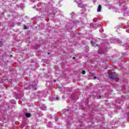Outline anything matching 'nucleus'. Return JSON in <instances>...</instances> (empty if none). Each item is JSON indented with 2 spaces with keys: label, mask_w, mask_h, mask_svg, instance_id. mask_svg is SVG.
Listing matches in <instances>:
<instances>
[{
  "label": "nucleus",
  "mask_w": 129,
  "mask_h": 129,
  "mask_svg": "<svg viewBox=\"0 0 129 129\" xmlns=\"http://www.w3.org/2000/svg\"><path fill=\"white\" fill-rule=\"evenodd\" d=\"M109 78L114 80L116 78H117V76L111 73V74L109 75Z\"/></svg>",
  "instance_id": "obj_1"
},
{
  "label": "nucleus",
  "mask_w": 129,
  "mask_h": 129,
  "mask_svg": "<svg viewBox=\"0 0 129 129\" xmlns=\"http://www.w3.org/2000/svg\"><path fill=\"white\" fill-rule=\"evenodd\" d=\"M101 11V5H99L97 9V12H99Z\"/></svg>",
  "instance_id": "obj_2"
},
{
  "label": "nucleus",
  "mask_w": 129,
  "mask_h": 129,
  "mask_svg": "<svg viewBox=\"0 0 129 129\" xmlns=\"http://www.w3.org/2000/svg\"><path fill=\"white\" fill-rule=\"evenodd\" d=\"M25 115L27 117H31V113H26Z\"/></svg>",
  "instance_id": "obj_3"
},
{
  "label": "nucleus",
  "mask_w": 129,
  "mask_h": 129,
  "mask_svg": "<svg viewBox=\"0 0 129 129\" xmlns=\"http://www.w3.org/2000/svg\"><path fill=\"white\" fill-rule=\"evenodd\" d=\"M78 6L79 7V8H83V4L81 3H78Z\"/></svg>",
  "instance_id": "obj_4"
},
{
  "label": "nucleus",
  "mask_w": 129,
  "mask_h": 129,
  "mask_svg": "<svg viewBox=\"0 0 129 129\" xmlns=\"http://www.w3.org/2000/svg\"><path fill=\"white\" fill-rule=\"evenodd\" d=\"M3 45H4V41H0V47L3 46Z\"/></svg>",
  "instance_id": "obj_5"
},
{
  "label": "nucleus",
  "mask_w": 129,
  "mask_h": 129,
  "mask_svg": "<svg viewBox=\"0 0 129 129\" xmlns=\"http://www.w3.org/2000/svg\"><path fill=\"white\" fill-rule=\"evenodd\" d=\"M92 46H94V47H95L96 46H98V45L96 44L95 43L92 42Z\"/></svg>",
  "instance_id": "obj_6"
},
{
  "label": "nucleus",
  "mask_w": 129,
  "mask_h": 129,
  "mask_svg": "<svg viewBox=\"0 0 129 129\" xmlns=\"http://www.w3.org/2000/svg\"><path fill=\"white\" fill-rule=\"evenodd\" d=\"M46 106H44L43 107H41V109L42 110H46Z\"/></svg>",
  "instance_id": "obj_7"
},
{
  "label": "nucleus",
  "mask_w": 129,
  "mask_h": 129,
  "mask_svg": "<svg viewBox=\"0 0 129 129\" xmlns=\"http://www.w3.org/2000/svg\"><path fill=\"white\" fill-rule=\"evenodd\" d=\"M24 30H27L28 27H27V26L24 25Z\"/></svg>",
  "instance_id": "obj_8"
},
{
  "label": "nucleus",
  "mask_w": 129,
  "mask_h": 129,
  "mask_svg": "<svg viewBox=\"0 0 129 129\" xmlns=\"http://www.w3.org/2000/svg\"><path fill=\"white\" fill-rule=\"evenodd\" d=\"M85 73H86L85 71H82V74L84 75V74H85Z\"/></svg>",
  "instance_id": "obj_9"
},
{
  "label": "nucleus",
  "mask_w": 129,
  "mask_h": 129,
  "mask_svg": "<svg viewBox=\"0 0 129 129\" xmlns=\"http://www.w3.org/2000/svg\"><path fill=\"white\" fill-rule=\"evenodd\" d=\"M56 100H59V97H57L56 98Z\"/></svg>",
  "instance_id": "obj_10"
},
{
  "label": "nucleus",
  "mask_w": 129,
  "mask_h": 129,
  "mask_svg": "<svg viewBox=\"0 0 129 129\" xmlns=\"http://www.w3.org/2000/svg\"><path fill=\"white\" fill-rule=\"evenodd\" d=\"M73 59L74 60H75L76 57H73Z\"/></svg>",
  "instance_id": "obj_11"
},
{
  "label": "nucleus",
  "mask_w": 129,
  "mask_h": 129,
  "mask_svg": "<svg viewBox=\"0 0 129 129\" xmlns=\"http://www.w3.org/2000/svg\"><path fill=\"white\" fill-rule=\"evenodd\" d=\"M94 79H96V77H94Z\"/></svg>",
  "instance_id": "obj_12"
},
{
  "label": "nucleus",
  "mask_w": 129,
  "mask_h": 129,
  "mask_svg": "<svg viewBox=\"0 0 129 129\" xmlns=\"http://www.w3.org/2000/svg\"><path fill=\"white\" fill-rule=\"evenodd\" d=\"M53 82H56V80H53Z\"/></svg>",
  "instance_id": "obj_13"
},
{
  "label": "nucleus",
  "mask_w": 129,
  "mask_h": 129,
  "mask_svg": "<svg viewBox=\"0 0 129 129\" xmlns=\"http://www.w3.org/2000/svg\"><path fill=\"white\" fill-rule=\"evenodd\" d=\"M10 57H13V55H10Z\"/></svg>",
  "instance_id": "obj_14"
},
{
  "label": "nucleus",
  "mask_w": 129,
  "mask_h": 129,
  "mask_svg": "<svg viewBox=\"0 0 129 129\" xmlns=\"http://www.w3.org/2000/svg\"><path fill=\"white\" fill-rule=\"evenodd\" d=\"M14 102H15V100H13Z\"/></svg>",
  "instance_id": "obj_15"
}]
</instances>
